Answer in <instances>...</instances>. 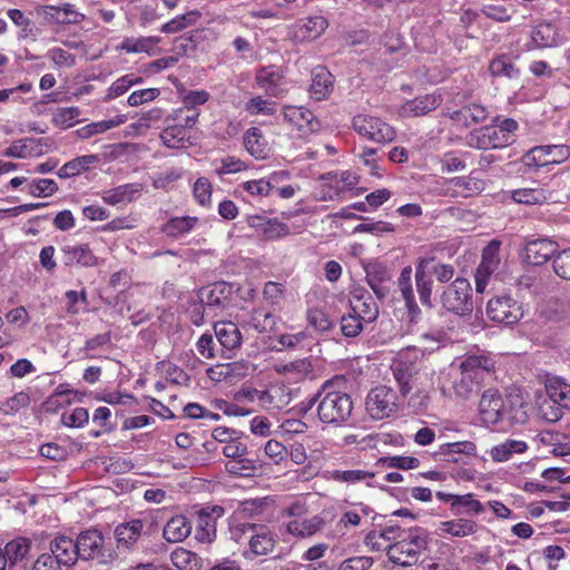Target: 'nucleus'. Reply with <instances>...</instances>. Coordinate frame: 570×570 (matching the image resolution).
<instances>
[{
	"instance_id": "1",
	"label": "nucleus",
	"mask_w": 570,
	"mask_h": 570,
	"mask_svg": "<svg viewBox=\"0 0 570 570\" xmlns=\"http://www.w3.org/2000/svg\"><path fill=\"white\" fill-rule=\"evenodd\" d=\"M316 404V415L321 423L333 428L350 425L354 403L352 396L335 389V383L328 380L322 384L316 394L307 401V407Z\"/></svg>"
},
{
	"instance_id": "2",
	"label": "nucleus",
	"mask_w": 570,
	"mask_h": 570,
	"mask_svg": "<svg viewBox=\"0 0 570 570\" xmlns=\"http://www.w3.org/2000/svg\"><path fill=\"white\" fill-rule=\"evenodd\" d=\"M524 402L519 394L503 396L497 389H488L481 395L479 414L485 425L523 423L527 420Z\"/></svg>"
},
{
	"instance_id": "3",
	"label": "nucleus",
	"mask_w": 570,
	"mask_h": 570,
	"mask_svg": "<svg viewBox=\"0 0 570 570\" xmlns=\"http://www.w3.org/2000/svg\"><path fill=\"white\" fill-rule=\"evenodd\" d=\"M428 546L429 533L425 529L420 527L402 529L399 527L396 540L389 550V560L401 567H412L419 562Z\"/></svg>"
},
{
	"instance_id": "4",
	"label": "nucleus",
	"mask_w": 570,
	"mask_h": 570,
	"mask_svg": "<svg viewBox=\"0 0 570 570\" xmlns=\"http://www.w3.org/2000/svg\"><path fill=\"white\" fill-rule=\"evenodd\" d=\"M492 364L485 356H468L461 362L459 371L452 376V391L462 400L474 396L481 387L485 375L491 371Z\"/></svg>"
},
{
	"instance_id": "5",
	"label": "nucleus",
	"mask_w": 570,
	"mask_h": 570,
	"mask_svg": "<svg viewBox=\"0 0 570 570\" xmlns=\"http://www.w3.org/2000/svg\"><path fill=\"white\" fill-rule=\"evenodd\" d=\"M232 538L240 541L247 534L249 535V552L256 557L268 556L276 548V535L267 525L254 522H235L230 528Z\"/></svg>"
},
{
	"instance_id": "6",
	"label": "nucleus",
	"mask_w": 570,
	"mask_h": 570,
	"mask_svg": "<svg viewBox=\"0 0 570 570\" xmlns=\"http://www.w3.org/2000/svg\"><path fill=\"white\" fill-rule=\"evenodd\" d=\"M441 304L455 315H470L473 311V289L469 279L456 277L441 294Z\"/></svg>"
},
{
	"instance_id": "7",
	"label": "nucleus",
	"mask_w": 570,
	"mask_h": 570,
	"mask_svg": "<svg viewBox=\"0 0 570 570\" xmlns=\"http://www.w3.org/2000/svg\"><path fill=\"white\" fill-rule=\"evenodd\" d=\"M183 116L181 111H173L166 119L167 126L160 134V139L168 148H187L190 142V129L196 125V114Z\"/></svg>"
},
{
	"instance_id": "8",
	"label": "nucleus",
	"mask_w": 570,
	"mask_h": 570,
	"mask_svg": "<svg viewBox=\"0 0 570 570\" xmlns=\"http://www.w3.org/2000/svg\"><path fill=\"white\" fill-rule=\"evenodd\" d=\"M35 14L42 23L51 27L77 26L86 19L85 13L78 11L76 6L70 2H62L57 6L37 4Z\"/></svg>"
},
{
	"instance_id": "9",
	"label": "nucleus",
	"mask_w": 570,
	"mask_h": 570,
	"mask_svg": "<svg viewBox=\"0 0 570 570\" xmlns=\"http://www.w3.org/2000/svg\"><path fill=\"white\" fill-rule=\"evenodd\" d=\"M352 126L361 137L376 144H390L396 138L394 127L379 117L360 114L354 116Z\"/></svg>"
},
{
	"instance_id": "10",
	"label": "nucleus",
	"mask_w": 570,
	"mask_h": 570,
	"mask_svg": "<svg viewBox=\"0 0 570 570\" xmlns=\"http://www.w3.org/2000/svg\"><path fill=\"white\" fill-rule=\"evenodd\" d=\"M487 316L492 322L513 325L523 317V306L511 294L502 293L489 299Z\"/></svg>"
},
{
	"instance_id": "11",
	"label": "nucleus",
	"mask_w": 570,
	"mask_h": 570,
	"mask_svg": "<svg viewBox=\"0 0 570 570\" xmlns=\"http://www.w3.org/2000/svg\"><path fill=\"white\" fill-rule=\"evenodd\" d=\"M400 405L397 393L390 386L373 387L365 401L368 415L374 420H383L396 413Z\"/></svg>"
},
{
	"instance_id": "12",
	"label": "nucleus",
	"mask_w": 570,
	"mask_h": 570,
	"mask_svg": "<svg viewBox=\"0 0 570 570\" xmlns=\"http://www.w3.org/2000/svg\"><path fill=\"white\" fill-rule=\"evenodd\" d=\"M275 510V500L271 497L246 499L239 502L234 517L238 520H254V523L264 524L274 520Z\"/></svg>"
},
{
	"instance_id": "13",
	"label": "nucleus",
	"mask_w": 570,
	"mask_h": 570,
	"mask_svg": "<svg viewBox=\"0 0 570 570\" xmlns=\"http://www.w3.org/2000/svg\"><path fill=\"white\" fill-rule=\"evenodd\" d=\"M284 122L296 129L299 136H308L321 129V121L314 112L303 106H284Z\"/></svg>"
},
{
	"instance_id": "14",
	"label": "nucleus",
	"mask_w": 570,
	"mask_h": 570,
	"mask_svg": "<svg viewBox=\"0 0 570 570\" xmlns=\"http://www.w3.org/2000/svg\"><path fill=\"white\" fill-rule=\"evenodd\" d=\"M232 296L233 285L227 282H216L198 291L199 302L214 316L217 315V311H223L229 306Z\"/></svg>"
},
{
	"instance_id": "15",
	"label": "nucleus",
	"mask_w": 570,
	"mask_h": 570,
	"mask_svg": "<svg viewBox=\"0 0 570 570\" xmlns=\"http://www.w3.org/2000/svg\"><path fill=\"white\" fill-rule=\"evenodd\" d=\"M215 336L220 345L219 356L232 358L235 352L242 346L243 336L237 326L232 321L217 322L214 325Z\"/></svg>"
},
{
	"instance_id": "16",
	"label": "nucleus",
	"mask_w": 570,
	"mask_h": 570,
	"mask_svg": "<svg viewBox=\"0 0 570 570\" xmlns=\"http://www.w3.org/2000/svg\"><path fill=\"white\" fill-rule=\"evenodd\" d=\"M558 244L549 238H534L528 240L522 250L523 261L532 266H541L554 259Z\"/></svg>"
},
{
	"instance_id": "17",
	"label": "nucleus",
	"mask_w": 570,
	"mask_h": 570,
	"mask_svg": "<svg viewBox=\"0 0 570 570\" xmlns=\"http://www.w3.org/2000/svg\"><path fill=\"white\" fill-rule=\"evenodd\" d=\"M247 225L265 240H277L289 235V226L278 218H268L265 215H249Z\"/></svg>"
},
{
	"instance_id": "18",
	"label": "nucleus",
	"mask_w": 570,
	"mask_h": 570,
	"mask_svg": "<svg viewBox=\"0 0 570 570\" xmlns=\"http://www.w3.org/2000/svg\"><path fill=\"white\" fill-rule=\"evenodd\" d=\"M348 303L351 311L363 320L364 323L376 321L380 308L372 294L364 288H355L350 293Z\"/></svg>"
},
{
	"instance_id": "19",
	"label": "nucleus",
	"mask_w": 570,
	"mask_h": 570,
	"mask_svg": "<svg viewBox=\"0 0 570 570\" xmlns=\"http://www.w3.org/2000/svg\"><path fill=\"white\" fill-rule=\"evenodd\" d=\"M468 145L476 149H499L510 145L504 134L495 125L484 126L470 132L466 137Z\"/></svg>"
},
{
	"instance_id": "20",
	"label": "nucleus",
	"mask_w": 570,
	"mask_h": 570,
	"mask_svg": "<svg viewBox=\"0 0 570 570\" xmlns=\"http://www.w3.org/2000/svg\"><path fill=\"white\" fill-rule=\"evenodd\" d=\"M78 558L91 560L104 556L105 539L97 529H89L79 533L75 540Z\"/></svg>"
},
{
	"instance_id": "21",
	"label": "nucleus",
	"mask_w": 570,
	"mask_h": 570,
	"mask_svg": "<svg viewBox=\"0 0 570 570\" xmlns=\"http://www.w3.org/2000/svg\"><path fill=\"white\" fill-rule=\"evenodd\" d=\"M62 262L66 266L96 267L99 258L89 244L66 245L61 248Z\"/></svg>"
},
{
	"instance_id": "22",
	"label": "nucleus",
	"mask_w": 570,
	"mask_h": 570,
	"mask_svg": "<svg viewBox=\"0 0 570 570\" xmlns=\"http://www.w3.org/2000/svg\"><path fill=\"white\" fill-rule=\"evenodd\" d=\"M391 371L400 386L402 395L406 396L413 390L417 380L419 367L416 363L400 357L393 361Z\"/></svg>"
},
{
	"instance_id": "23",
	"label": "nucleus",
	"mask_w": 570,
	"mask_h": 570,
	"mask_svg": "<svg viewBox=\"0 0 570 570\" xmlns=\"http://www.w3.org/2000/svg\"><path fill=\"white\" fill-rule=\"evenodd\" d=\"M49 552L62 567H71L78 560L76 542L65 534L56 535L49 543Z\"/></svg>"
},
{
	"instance_id": "24",
	"label": "nucleus",
	"mask_w": 570,
	"mask_h": 570,
	"mask_svg": "<svg viewBox=\"0 0 570 570\" xmlns=\"http://www.w3.org/2000/svg\"><path fill=\"white\" fill-rule=\"evenodd\" d=\"M397 289L401 294L402 299L405 303L410 322H416L421 315V308L419 307L413 286H412V267L406 266L402 268L397 278Z\"/></svg>"
},
{
	"instance_id": "25",
	"label": "nucleus",
	"mask_w": 570,
	"mask_h": 570,
	"mask_svg": "<svg viewBox=\"0 0 570 570\" xmlns=\"http://www.w3.org/2000/svg\"><path fill=\"white\" fill-rule=\"evenodd\" d=\"M443 99L439 94H428L407 100L401 106L400 114L405 117H420L435 110Z\"/></svg>"
},
{
	"instance_id": "26",
	"label": "nucleus",
	"mask_w": 570,
	"mask_h": 570,
	"mask_svg": "<svg viewBox=\"0 0 570 570\" xmlns=\"http://www.w3.org/2000/svg\"><path fill=\"white\" fill-rule=\"evenodd\" d=\"M484 189V181L473 176L453 177L446 183V191L453 197L469 198Z\"/></svg>"
},
{
	"instance_id": "27",
	"label": "nucleus",
	"mask_w": 570,
	"mask_h": 570,
	"mask_svg": "<svg viewBox=\"0 0 570 570\" xmlns=\"http://www.w3.org/2000/svg\"><path fill=\"white\" fill-rule=\"evenodd\" d=\"M399 532V525H386L382 529L370 531L364 539L365 546L372 551H385L389 557V550L394 544Z\"/></svg>"
},
{
	"instance_id": "28",
	"label": "nucleus",
	"mask_w": 570,
	"mask_h": 570,
	"mask_svg": "<svg viewBox=\"0 0 570 570\" xmlns=\"http://www.w3.org/2000/svg\"><path fill=\"white\" fill-rule=\"evenodd\" d=\"M275 371L288 381L302 382L313 377L314 366L309 357H304L276 365Z\"/></svg>"
},
{
	"instance_id": "29",
	"label": "nucleus",
	"mask_w": 570,
	"mask_h": 570,
	"mask_svg": "<svg viewBox=\"0 0 570 570\" xmlns=\"http://www.w3.org/2000/svg\"><path fill=\"white\" fill-rule=\"evenodd\" d=\"M334 88V78L324 66H317L312 71L311 97L317 101L327 98Z\"/></svg>"
},
{
	"instance_id": "30",
	"label": "nucleus",
	"mask_w": 570,
	"mask_h": 570,
	"mask_svg": "<svg viewBox=\"0 0 570 570\" xmlns=\"http://www.w3.org/2000/svg\"><path fill=\"white\" fill-rule=\"evenodd\" d=\"M478 532V523L472 519L458 518L448 521H441L436 528L440 537L464 538Z\"/></svg>"
},
{
	"instance_id": "31",
	"label": "nucleus",
	"mask_w": 570,
	"mask_h": 570,
	"mask_svg": "<svg viewBox=\"0 0 570 570\" xmlns=\"http://www.w3.org/2000/svg\"><path fill=\"white\" fill-rule=\"evenodd\" d=\"M142 191V184L129 183L108 189L102 194L104 203L116 206L136 200Z\"/></svg>"
},
{
	"instance_id": "32",
	"label": "nucleus",
	"mask_w": 570,
	"mask_h": 570,
	"mask_svg": "<svg viewBox=\"0 0 570 570\" xmlns=\"http://www.w3.org/2000/svg\"><path fill=\"white\" fill-rule=\"evenodd\" d=\"M429 261H417L415 265V286L420 302L423 306L432 308L433 279L428 274Z\"/></svg>"
},
{
	"instance_id": "33",
	"label": "nucleus",
	"mask_w": 570,
	"mask_h": 570,
	"mask_svg": "<svg viewBox=\"0 0 570 570\" xmlns=\"http://www.w3.org/2000/svg\"><path fill=\"white\" fill-rule=\"evenodd\" d=\"M489 75L494 79H518L521 75L520 69L512 61L508 53L495 55L488 67Z\"/></svg>"
},
{
	"instance_id": "34",
	"label": "nucleus",
	"mask_w": 570,
	"mask_h": 570,
	"mask_svg": "<svg viewBox=\"0 0 570 570\" xmlns=\"http://www.w3.org/2000/svg\"><path fill=\"white\" fill-rule=\"evenodd\" d=\"M529 450V445L523 440L507 439L503 442L492 446L489 451L493 462L503 463L511 460L515 454H523Z\"/></svg>"
},
{
	"instance_id": "35",
	"label": "nucleus",
	"mask_w": 570,
	"mask_h": 570,
	"mask_svg": "<svg viewBox=\"0 0 570 570\" xmlns=\"http://www.w3.org/2000/svg\"><path fill=\"white\" fill-rule=\"evenodd\" d=\"M191 532V523L187 517L177 514L171 517L163 529V537L171 543L183 542Z\"/></svg>"
},
{
	"instance_id": "36",
	"label": "nucleus",
	"mask_w": 570,
	"mask_h": 570,
	"mask_svg": "<svg viewBox=\"0 0 570 570\" xmlns=\"http://www.w3.org/2000/svg\"><path fill=\"white\" fill-rule=\"evenodd\" d=\"M199 224L196 216L170 217L161 227V232L170 238H180L193 232Z\"/></svg>"
},
{
	"instance_id": "37",
	"label": "nucleus",
	"mask_w": 570,
	"mask_h": 570,
	"mask_svg": "<svg viewBox=\"0 0 570 570\" xmlns=\"http://www.w3.org/2000/svg\"><path fill=\"white\" fill-rule=\"evenodd\" d=\"M142 529L144 523L138 519L118 524L115 529L118 547L132 548L140 539Z\"/></svg>"
},
{
	"instance_id": "38",
	"label": "nucleus",
	"mask_w": 570,
	"mask_h": 570,
	"mask_svg": "<svg viewBox=\"0 0 570 570\" xmlns=\"http://www.w3.org/2000/svg\"><path fill=\"white\" fill-rule=\"evenodd\" d=\"M282 79L283 73L279 68L275 66L262 67L255 77L258 87L272 97H277L279 95V83Z\"/></svg>"
},
{
	"instance_id": "39",
	"label": "nucleus",
	"mask_w": 570,
	"mask_h": 570,
	"mask_svg": "<svg viewBox=\"0 0 570 570\" xmlns=\"http://www.w3.org/2000/svg\"><path fill=\"white\" fill-rule=\"evenodd\" d=\"M246 150L256 159H266L271 148L262 130L257 127L249 128L244 135Z\"/></svg>"
},
{
	"instance_id": "40",
	"label": "nucleus",
	"mask_w": 570,
	"mask_h": 570,
	"mask_svg": "<svg viewBox=\"0 0 570 570\" xmlns=\"http://www.w3.org/2000/svg\"><path fill=\"white\" fill-rule=\"evenodd\" d=\"M325 525V520L321 515H313L307 519H295L287 523L286 530L292 535L307 538L320 532Z\"/></svg>"
},
{
	"instance_id": "41",
	"label": "nucleus",
	"mask_w": 570,
	"mask_h": 570,
	"mask_svg": "<svg viewBox=\"0 0 570 570\" xmlns=\"http://www.w3.org/2000/svg\"><path fill=\"white\" fill-rule=\"evenodd\" d=\"M31 549V541L24 537H18L13 540L9 541L4 550L0 549V554L3 559L4 569L7 568V562L10 564H16L27 557Z\"/></svg>"
},
{
	"instance_id": "42",
	"label": "nucleus",
	"mask_w": 570,
	"mask_h": 570,
	"mask_svg": "<svg viewBox=\"0 0 570 570\" xmlns=\"http://www.w3.org/2000/svg\"><path fill=\"white\" fill-rule=\"evenodd\" d=\"M100 158L98 155H83L78 156L60 167L57 171L59 178H71L80 175L81 173L88 170L92 165L99 163Z\"/></svg>"
},
{
	"instance_id": "43",
	"label": "nucleus",
	"mask_w": 570,
	"mask_h": 570,
	"mask_svg": "<svg viewBox=\"0 0 570 570\" xmlns=\"http://www.w3.org/2000/svg\"><path fill=\"white\" fill-rule=\"evenodd\" d=\"M476 445L471 441H459L443 443L439 446V450L434 453L435 456L443 458L448 462H458L456 454H465L469 456L475 455Z\"/></svg>"
},
{
	"instance_id": "44",
	"label": "nucleus",
	"mask_w": 570,
	"mask_h": 570,
	"mask_svg": "<svg viewBox=\"0 0 570 570\" xmlns=\"http://www.w3.org/2000/svg\"><path fill=\"white\" fill-rule=\"evenodd\" d=\"M546 390L553 403L561 407L570 409V384L554 376L547 380Z\"/></svg>"
},
{
	"instance_id": "45",
	"label": "nucleus",
	"mask_w": 570,
	"mask_h": 570,
	"mask_svg": "<svg viewBox=\"0 0 570 570\" xmlns=\"http://www.w3.org/2000/svg\"><path fill=\"white\" fill-rule=\"evenodd\" d=\"M376 473L366 470H334L332 479L340 483L356 484L365 483L367 487H375Z\"/></svg>"
},
{
	"instance_id": "46",
	"label": "nucleus",
	"mask_w": 570,
	"mask_h": 570,
	"mask_svg": "<svg viewBox=\"0 0 570 570\" xmlns=\"http://www.w3.org/2000/svg\"><path fill=\"white\" fill-rule=\"evenodd\" d=\"M126 120H127L126 115H117L112 119L95 121V122L88 124V125L77 129L76 134L80 139H88L95 135L104 134L109 129L118 127V126L125 124Z\"/></svg>"
},
{
	"instance_id": "47",
	"label": "nucleus",
	"mask_w": 570,
	"mask_h": 570,
	"mask_svg": "<svg viewBox=\"0 0 570 570\" xmlns=\"http://www.w3.org/2000/svg\"><path fill=\"white\" fill-rule=\"evenodd\" d=\"M532 41L538 48H551L558 45V30L551 22H540L531 33Z\"/></svg>"
},
{
	"instance_id": "48",
	"label": "nucleus",
	"mask_w": 570,
	"mask_h": 570,
	"mask_svg": "<svg viewBox=\"0 0 570 570\" xmlns=\"http://www.w3.org/2000/svg\"><path fill=\"white\" fill-rule=\"evenodd\" d=\"M511 198L523 205H542L550 198V193L543 188H518L511 190Z\"/></svg>"
},
{
	"instance_id": "49",
	"label": "nucleus",
	"mask_w": 570,
	"mask_h": 570,
	"mask_svg": "<svg viewBox=\"0 0 570 570\" xmlns=\"http://www.w3.org/2000/svg\"><path fill=\"white\" fill-rule=\"evenodd\" d=\"M484 511L485 507L475 499L473 493L458 494L455 502L452 503V512L454 514L465 513L471 517H476Z\"/></svg>"
},
{
	"instance_id": "50",
	"label": "nucleus",
	"mask_w": 570,
	"mask_h": 570,
	"mask_svg": "<svg viewBox=\"0 0 570 570\" xmlns=\"http://www.w3.org/2000/svg\"><path fill=\"white\" fill-rule=\"evenodd\" d=\"M328 27L327 20L322 16L308 17L298 27L297 36L305 41L318 38Z\"/></svg>"
},
{
	"instance_id": "51",
	"label": "nucleus",
	"mask_w": 570,
	"mask_h": 570,
	"mask_svg": "<svg viewBox=\"0 0 570 570\" xmlns=\"http://www.w3.org/2000/svg\"><path fill=\"white\" fill-rule=\"evenodd\" d=\"M170 561L177 570H200L202 559L193 551L176 548L170 553Z\"/></svg>"
},
{
	"instance_id": "52",
	"label": "nucleus",
	"mask_w": 570,
	"mask_h": 570,
	"mask_svg": "<svg viewBox=\"0 0 570 570\" xmlns=\"http://www.w3.org/2000/svg\"><path fill=\"white\" fill-rule=\"evenodd\" d=\"M209 100V94L206 90H190L183 96V107L175 109L174 111H181L183 116H190L189 112L196 114L195 121L198 120L199 110L197 106L204 105Z\"/></svg>"
},
{
	"instance_id": "53",
	"label": "nucleus",
	"mask_w": 570,
	"mask_h": 570,
	"mask_svg": "<svg viewBox=\"0 0 570 570\" xmlns=\"http://www.w3.org/2000/svg\"><path fill=\"white\" fill-rule=\"evenodd\" d=\"M248 325L258 333H266L274 328L275 316L265 307H255L249 314Z\"/></svg>"
},
{
	"instance_id": "54",
	"label": "nucleus",
	"mask_w": 570,
	"mask_h": 570,
	"mask_svg": "<svg viewBox=\"0 0 570 570\" xmlns=\"http://www.w3.org/2000/svg\"><path fill=\"white\" fill-rule=\"evenodd\" d=\"M289 178V173L286 170L275 171L272 174V194L275 193L282 199H289L295 196L299 190L297 184H287L281 186V183H285Z\"/></svg>"
},
{
	"instance_id": "55",
	"label": "nucleus",
	"mask_w": 570,
	"mask_h": 570,
	"mask_svg": "<svg viewBox=\"0 0 570 570\" xmlns=\"http://www.w3.org/2000/svg\"><path fill=\"white\" fill-rule=\"evenodd\" d=\"M417 261H429L428 274H433L440 283L450 282L455 274L452 264L441 263L434 256L420 257Z\"/></svg>"
},
{
	"instance_id": "56",
	"label": "nucleus",
	"mask_w": 570,
	"mask_h": 570,
	"mask_svg": "<svg viewBox=\"0 0 570 570\" xmlns=\"http://www.w3.org/2000/svg\"><path fill=\"white\" fill-rule=\"evenodd\" d=\"M375 465L386 469L412 470L420 466V460L407 455L382 456L375 462Z\"/></svg>"
},
{
	"instance_id": "57",
	"label": "nucleus",
	"mask_w": 570,
	"mask_h": 570,
	"mask_svg": "<svg viewBox=\"0 0 570 570\" xmlns=\"http://www.w3.org/2000/svg\"><path fill=\"white\" fill-rule=\"evenodd\" d=\"M79 107L58 108L52 116V124L63 129L75 126L80 117Z\"/></svg>"
},
{
	"instance_id": "58",
	"label": "nucleus",
	"mask_w": 570,
	"mask_h": 570,
	"mask_svg": "<svg viewBox=\"0 0 570 570\" xmlns=\"http://www.w3.org/2000/svg\"><path fill=\"white\" fill-rule=\"evenodd\" d=\"M160 42L159 37H141L138 39L126 38L122 41L121 48L127 52H149Z\"/></svg>"
},
{
	"instance_id": "59",
	"label": "nucleus",
	"mask_w": 570,
	"mask_h": 570,
	"mask_svg": "<svg viewBox=\"0 0 570 570\" xmlns=\"http://www.w3.org/2000/svg\"><path fill=\"white\" fill-rule=\"evenodd\" d=\"M500 264L481 259L474 273L475 291L483 293L490 282L493 273L499 268Z\"/></svg>"
},
{
	"instance_id": "60",
	"label": "nucleus",
	"mask_w": 570,
	"mask_h": 570,
	"mask_svg": "<svg viewBox=\"0 0 570 570\" xmlns=\"http://www.w3.org/2000/svg\"><path fill=\"white\" fill-rule=\"evenodd\" d=\"M245 110L250 116H272L276 112V102L267 100L262 96H255L245 104Z\"/></svg>"
},
{
	"instance_id": "61",
	"label": "nucleus",
	"mask_w": 570,
	"mask_h": 570,
	"mask_svg": "<svg viewBox=\"0 0 570 570\" xmlns=\"http://www.w3.org/2000/svg\"><path fill=\"white\" fill-rule=\"evenodd\" d=\"M368 285L376 292V287L391 278L389 268L379 262L370 263L365 267Z\"/></svg>"
},
{
	"instance_id": "62",
	"label": "nucleus",
	"mask_w": 570,
	"mask_h": 570,
	"mask_svg": "<svg viewBox=\"0 0 570 570\" xmlns=\"http://www.w3.org/2000/svg\"><path fill=\"white\" fill-rule=\"evenodd\" d=\"M36 140L33 138H23L13 141L4 151L6 157L28 158L35 155Z\"/></svg>"
},
{
	"instance_id": "63",
	"label": "nucleus",
	"mask_w": 570,
	"mask_h": 570,
	"mask_svg": "<svg viewBox=\"0 0 570 570\" xmlns=\"http://www.w3.org/2000/svg\"><path fill=\"white\" fill-rule=\"evenodd\" d=\"M285 292L283 283L269 281L264 284L262 295L268 305L279 306L285 298Z\"/></svg>"
},
{
	"instance_id": "64",
	"label": "nucleus",
	"mask_w": 570,
	"mask_h": 570,
	"mask_svg": "<svg viewBox=\"0 0 570 570\" xmlns=\"http://www.w3.org/2000/svg\"><path fill=\"white\" fill-rule=\"evenodd\" d=\"M552 268L557 276L570 281V247L557 252Z\"/></svg>"
}]
</instances>
